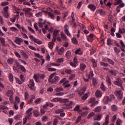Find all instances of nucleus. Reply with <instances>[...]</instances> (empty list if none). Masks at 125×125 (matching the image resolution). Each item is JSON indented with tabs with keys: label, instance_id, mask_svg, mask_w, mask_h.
Segmentation results:
<instances>
[{
	"label": "nucleus",
	"instance_id": "obj_49",
	"mask_svg": "<svg viewBox=\"0 0 125 125\" xmlns=\"http://www.w3.org/2000/svg\"><path fill=\"white\" fill-rule=\"evenodd\" d=\"M21 55H23V56L25 57V58H26V59H27V58H29V56H28V55H27V54H26L25 53V52H24V51H22L21 52Z\"/></svg>",
	"mask_w": 125,
	"mask_h": 125
},
{
	"label": "nucleus",
	"instance_id": "obj_57",
	"mask_svg": "<svg viewBox=\"0 0 125 125\" xmlns=\"http://www.w3.org/2000/svg\"><path fill=\"white\" fill-rule=\"evenodd\" d=\"M88 114V112L87 111H84L82 112L81 114V117H86Z\"/></svg>",
	"mask_w": 125,
	"mask_h": 125
},
{
	"label": "nucleus",
	"instance_id": "obj_6",
	"mask_svg": "<svg viewBox=\"0 0 125 125\" xmlns=\"http://www.w3.org/2000/svg\"><path fill=\"white\" fill-rule=\"evenodd\" d=\"M114 94L117 97L118 100L123 99V92L122 90H117L114 92Z\"/></svg>",
	"mask_w": 125,
	"mask_h": 125
},
{
	"label": "nucleus",
	"instance_id": "obj_13",
	"mask_svg": "<svg viewBox=\"0 0 125 125\" xmlns=\"http://www.w3.org/2000/svg\"><path fill=\"white\" fill-rule=\"evenodd\" d=\"M64 29L65 34H66L67 36H68V37H71V34H70V32H69L68 30L69 26H68V25H65L64 26Z\"/></svg>",
	"mask_w": 125,
	"mask_h": 125
},
{
	"label": "nucleus",
	"instance_id": "obj_46",
	"mask_svg": "<svg viewBox=\"0 0 125 125\" xmlns=\"http://www.w3.org/2000/svg\"><path fill=\"white\" fill-rule=\"evenodd\" d=\"M72 42L74 44H78V42L76 38H73L72 39Z\"/></svg>",
	"mask_w": 125,
	"mask_h": 125
},
{
	"label": "nucleus",
	"instance_id": "obj_27",
	"mask_svg": "<svg viewBox=\"0 0 125 125\" xmlns=\"http://www.w3.org/2000/svg\"><path fill=\"white\" fill-rule=\"evenodd\" d=\"M64 47H62L61 48L59 49V50L58 51V53L59 55H62L64 53Z\"/></svg>",
	"mask_w": 125,
	"mask_h": 125
},
{
	"label": "nucleus",
	"instance_id": "obj_63",
	"mask_svg": "<svg viewBox=\"0 0 125 125\" xmlns=\"http://www.w3.org/2000/svg\"><path fill=\"white\" fill-rule=\"evenodd\" d=\"M65 73L66 74H69V75H70V74H72V70L67 69L65 70Z\"/></svg>",
	"mask_w": 125,
	"mask_h": 125
},
{
	"label": "nucleus",
	"instance_id": "obj_12",
	"mask_svg": "<svg viewBox=\"0 0 125 125\" xmlns=\"http://www.w3.org/2000/svg\"><path fill=\"white\" fill-rule=\"evenodd\" d=\"M103 101L104 104H107L109 102H112V99H110L109 96H106L104 97Z\"/></svg>",
	"mask_w": 125,
	"mask_h": 125
},
{
	"label": "nucleus",
	"instance_id": "obj_8",
	"mask_svg": "<svg viewBox=\"0 0 125 125\" xmlns=\"http://www.w3.org/2000/svg\"><path fill=\"white\" fill-rule=\"evenodd\" d=\"M87 77V78H85ZM85 77H83V80L84 82H89V79H90V77H93V71H90L88 76H87V74L85 75Z\"/></svg>",
	"mask_w": 125,
	"mask_h": 125
},
{
	"label": "nucleus",
	"instance_id": "obj_15",
	"mask_svg": "<svg viewBox=\"0 0 125 125\" xmlns=\"http://www.w3.org/2000/svg\"><path fill=\"white\" fill-rule=\"evenodd\" d=\"M103 115L99 114L97 115L94 116L93 119L94 121H100L102 119Z\"/></svg>",
	"mask_w": 125,
	"mask_h": 125
},
{
	"label": "nucleus",
	"instance_id": "obj_20",
	"mask_svg": "<svg viewBox=\"0 0 125 125\" xmlns=\"http://www.w3.org/2000/svg\"><path fill=\"white\" fill-rule=\"evenodd\" d=\"M59 32H60V31L57 29H55L53 31V37L57 38V37L59 36Z\"/></svg>",
	"mask_w": 125,
	"mask_h": 125
},
{
	"label": "nucleus",
	"instance_id": "obj_2",
	"mask_svg": "<svg viewBox=\"0 0 125 125\" xmlns=\"http://www.w3.org/2000/svg\"><path fill=\"white\" fill-rule=\"evenodd\" d=\"M114 84L115 85H117L118 86H120L121 87V90H124L125 88L123 86V83H124V81L122 80L121 77H118L116 79V81L113 82Z\"/></svg>",
	"mask_w": 125,
	"mask_h": 125
},
{
	"label": "nucleus",
	"instance_id": "obj_30",
	"mask_svg": "<svg viewBox=\"0 0 125 125\" xmlns=\"http://www.w3.org/2000/svg\"><path fill=\"white\" fill-rule=\"evenodd\" d=\"M60 63H56L55 62L50 63V64H48L47 67H50V66H56V67H59Z\"/></svg>",
	"mask_w": 125,
	"mask_h": 125
},
{
	"label": "nucleus",
	"instance_id": "obj_26",
	"mask_svg": "<svg viewBox=\"0 0 125 125\" xmlns=\"http://www.w3.org/2000/svg\"><path fill=\"white\" fill-rule=\"evenodd\" d=\"M7 96L8 97H12L13 96V91L12 90H9L7 92Z\"/></svg>",
	"mask_w": 125,
	"mask_h": 125
},
{
	"label": "nucleus",
	"instance_id": "obj_24",
	"mask_svg": "<svg viewBox=\"0 0 125 125\" xmlns=\"http://www.w3.org/2000/svg\"><path fill=\"white\" fill-rule=\"evenodd\" d=\"M120 45H121V46L122 47L121 48L122 51H123V52H125V43H124V42L122 40H121L120 41Z\"/></svg>",
	"mask_w": 125,
	"mask_h": 125
},
{
	"label": "nucleus",
	"instance_id": "obj_36",
	"mask_svg": "<svg viewBox=\"0 0 125 125\" xmlns=\"http://www.w3.org/2000/svg\"><path fill=\"white\" fill-rule=\"evenodd\" d=\"M75 54H79L80 55H82V54H83V52L81 50V48H79L75 51Z\"/></svg>",
	"mask_w": 125,
	"mask_h": 125
},
{
	"label": "nucleus",
	"instance_id": "obj_54",
	"mask_svg": "<svg viewBox=\"0 0 125 125\" xmlns=\"http://www.w3.org/2000/svg\"><path fill=\"white\" fill-rule=\"evenodd\" d=\"M115 1L116 2L114 3V5H119L120 3H122V2H123L122 0H115Z\"/></svg>",
	"mask_w": 125,
	"mask_h": 125
},
{
	"label": "nucleus",
	"instance_id": "obj_33",
	"mask_svg": "<svg viewBox=\"0 0 125 125\" xmlns=\"http://www.w3.org/2000/svg\"><path fill=\"white\" fill-rule=\"evenodd\" d=\"M94 116H95V113L93 112H92L88 115L87 119L89 120V119H91V118H92V117H94Z\"/></svg>",
	"mask_w": 125,
	"mask_h": 125
},
{
	"label": "nucleus",
	"instance_id": "obj_44",
	"mask_svg": "<svg viewBox=\"0 0 125 125\" xmlns=\"http://www.w3.org/2000/svg\"><path fill=\"white\" fill-rule=\"evenodd\" d=\"M81 121H82V116H79L76 119V124H79V123H80V122H81Z\"/></svg>",
	"mask_w": 125,
	"mask_h": 125
},
{
	"label": "nucleus",
	"instance_id": "obj_61",
	"mask_svg": "<svg viewBox=\"0 0 125 125\" xmlns=\"http://www.w3.org/2000/svg\"><path fill=\"white\" fill-rule=\"evenodd\" d=\"M9 78L10 82H13V75H12V74L9 73Z\"/></svg>",
	"mask_w": 125,
	"mask_h": 125
},
{
	"label": "nucleus",
	"instance_id": "obj_51",
	"mask_svg": "<svg viewBox=\"0 0 125 125\" xmlns=\"http://www.w3.org/2000/svg\"><path fill=\"white\" fill-rule=\"evenodd\" d=\"M107 45H112V39L110 38H108L107 41Z\"/></svg>",
	"mask_w": 125,
	"mask_h": 125
},
{
	"label": "nucleus",
	"instance_id": "obj_34",
	"mask_svg": "<svg viewBox=\"0 0 125 125\" xmlns=\"http://www.w3.org/2000/svg\"><path fill=\"white\" fill-rule=\"evenodd\" d=\"M0 42H1V44L2 46H4L5 45V41L4 40V38L0 37Z\"/></svg>",
	"mask_w": 125,
	"mask_h": 125
},
{
	"label": "nucleus",
	"instance_id": "obj_58",
	"mask_svg": "<svg viewBox=\"0 0 125 125\" xmlns=\"http://www.w3.org/2000/svg\"><path fill=\"white\" fill-rule=\"evenodd\" d=\"M101 89L103 90V91H105L106 90V87L104 85L103 83H102L101 84Z\"/></svg>",
	"mask_w": 125,
	"mask_h": 125
},
{
	"label": "nucleus",
	"instance_id": "obj_52",
	"mask_svg": "<svg viewBox=\"0 0 125 125\" xmlns=\"http://www.w3.org/2000/svg\"><path fill=\"white\" fill-rule=\"evenodd\" d=\"M13 61H14V60L13 58H9L7 60V63L8 64H12Z\"/></svg>",
	"mask_w": 125,
	"mask_h": 125
},
{
	"label": "nucleus",
	"instance_id": "obj_50",
	"mask_svg": "<svg viewBox=\"0 0 125 125\" xmlns=\"http://www.w3.org/2000/svg\"><path fill=\"white\" fill-rule=\"evenodd\" d=\"M76 77V75L75 74H71L69 77V81H73Z\"/></svg>",
	"mask_w": 125,
	"mask_h": 125
},
{
	"label": "nucleus",
	"instance_id": "obj_55",
	"mask_svg": "<svg viewBox=\"0 0 125 125\" xmlns=\"http://www.w3.org/2000/svg\"><path fill=\"white\" fill-rule=\"evenodd\" d=\"M123 123V121L121 120L120 119H118L116 121V125H121Z\"/></svg>",
	"mask_w": 125,
	"mask_h": 125
},
{
	"label": "nucleus",
	"instance_id": "obj_40",
	"mask_svg": "<svg viewBox=\"0 0 125 125\" xmlns=\"http://www.w3.org/2000/svg\"><path fill=\"white\" fill-rule=\"evenodd\" d=\"M107 61L110 64V65H112V66H114L115 65V62L114 61L109 58L107 59Z\"/></svg>",
	"mask_w": 125,
	"mask_h": 125
},
{
	"label": "nucleus",
	"instance_id": "obj_64",
	"mask_svg": "<svg viewBox=\"0 0 125 125\" xmlns=\"http://www.w3.org/2000/svg\"><path fill=\"white\" fill-rule=\"evenodd\" d=\"M58 124V119H54L53 123V125H57Z\"/></svg>",
	"mask_w": 125,
	"mask_h": 125
},
{
	"label": "nucleus",
	"instance_id": "obj_10",
	"mask_svg": "<svg viewBox=\"0 0 125 125\" xmlns=\"http://www.w3.org/2000/svg\"><path fill=\"white\" fill-rule=\"evenodd\" d=\"M15 40L14 41V42L16 43L17 44H18V45H21V43L23 42V40L21 38L19 37H16Z\"/></svg>",
	"mask_w": 125,
	"mask_h": 125
},
{
	"label": "nucleus",
	"instance_id": "obj_29",
	"mask_svg": "<svg viewBox=\"0 0 125 125\" xmlns=\"http://www.w3.org/2000/svg\"><path fill=\"white\" fill-rule=\"evenodd\" d=\"M48 16L50 18V19H52L53 20L55 19V16H54V14L52 12H50V13H48Z\"/></svg>",
	"mask_w": 125,
	"mask_h": 125
},
{
	"label": "nucleus",
	"instance_id": "obj_62",
	"mask_svg": "<svg viewBox=\"0 0 125 125\" xmlns=\"http://www.w3.org/2000/svg\"><path fill=\"white\" fill-rule=\"evenodd\" d=\"M32 111H33V108H30L29 109H28L26 112V115L32 114V112H32Z\"/></svg>",
	"mask_w": 125,
	"mask_h": 125
},
{
	"label": "nucleus",
	"instance_id": "obj_25",
	"mask_svg": "<svg viewBox=\"0 0 125 125\" xmlns=\"http://www.w3.org/2000/svg\"><path fill=\"white\" fill-rule=\"evenodd\" d=\"M92 82L93 85H97V83H98V80L96 78H93L92 79Z\"/></svg>",
	"mask_w": 125,
	"mask_h": 125
},
{
	"label": "nucleus",
	"instance_id": "obj_14",
	"mask_svg": "<svg viewBox=\"0 0 125 125\" xmlns=\"http://www.w3.org/2000/svg\"><path fill=\"white\" fill-rule=\"evenodd\" d=\"M16 65L17 66L18 68H20L22 72H24V73H26V68H25V67L23 65L20 64L19 62H17Z\"/></svg>",
	"mask_w": 125,
	"mask_h": 125
},
{
	"label": "nucleus",
	"instance_id": "obj_5",
	"mask_svg": "<svg viewBox=\"0 0 125 125\" xmlns=\"http://www.w3.org/2000/svg\"><path fill=\"white\" fill-rule=\"evenodd\" d=\"M27 85L31 90H36V87L35 86V82H34V80L31 79Z\"/></svg>",
	"mask_w": 125,
	"mask_h": 125
},
{
	"label": "nucleus",
	"instance_id": "obj_11",
	"mask_svg": "<svg viewBox=\"0 0 125 125\" xmlns=\"http://www.w3.org/2000/svg\"><path fill=\"white\" fill-rule=\"evenodd\" d=\"M104 70H106V71H109V73L111 74L112 76H114L116 77L117 76V70L113 69V70H109L108 68H104Z\"/></svg>",
	"mask_w": 125,
	"mask_h": 125
},
{
	"label": "nucleus",
	"instance_id": "obj_43",
	"mask_svg": "<svg viewBox=\"0 0 125 125\" xmlns=\"http://www.w3.org/2000/svg\"><path fill=\"white\" fill-rule=\"evenodd\" d=\"M33 114H34V116L36 118L40 116V113H39V111H37V110H34L33 111Z\"/></svg>",
	"mask_w": 125,
	"mask_h": 125
},
{
	"label": "nucleus",
	"instance_id": "obj_3",
	"mask_svg": "<svg viewBox=\"0 0 125 125\" xmlns=\"http://www.w3.org/2000/svg\"><path fill=\"white\" fill-rule=\"evenodd\" d=\"M62 102H63V103H65V104L67 106L66 109L68 110L70 109H72L73 107L72 106V105H73V102H70L68 99H64L62 100Z\"/></svg>",
	"mask_w": 125,
	"mask_h": 125
},
{
	"label": "nucleus",
	"instance_id": "obj_42",
	"mask_svg": "<svg viewBox=\"0 0 125 125\" xmlns=\"http://www.w3.org/2000/svg\"><path fill=\"white\" fill-rule=\"evenodd\" d=\"M34 42L37 43V44H42V42L41 41H40L36 38L34 39Z\"/></svg>",
	"mask_w": 125,
	"mask_h": 125
},
{
	"label": "nucleus",
	"instance_id": "obj_60",
	"mask_svg": "<svg viewBox=\"0 0 125 125\" xmlns=\"http://www.w3.org/2000/svg\"><path fill=\"white\" fill-rule=\"evenodd\" d=\"M88 97V96L87 95V94H85L82 97V99L84 101V100H86V99H87Z\"/></svg>",
	"mask_w": 125,
	"mask_h": 125
},
{
	"label": "nucleus",
	"instance_id": "obj_37",
	"mask_svg": "<svg viewBox=\"0 0 125 125\" xmlns=\"http://www.w3.org/2000/svg\"><path fill=\"white\" fill-rule=\"evenodd\" d=\"M111 109L112 111L114 112H117V110H118V108L117 107V106L115 104H113L111 106Z\"/></svg>",
	"mask_w": 125,
	"mask_h": 125
},
{
	"label": "nucleus",
	"instance_id": "obj_18",
	"mask_svg": "<svg viewBox=\"0 0 125 125\" xmlns=\"http://www.w3.org/2000/svg\"><path fill=\"white\" fill-rule=\"evenodd\" d=\"M69 83V81H66L63 83L62 85L64 86L65 88H68V87H70V86H71V84Z\"/></svg>",
	"mask_w": 125,
	"mask_h": 125
},
{
	"label": "nucleus",
	"instance_id": "obj_53",
	"mask_svg": "<svg viewBox=\"0 0 125 125\" xmlns=\"http://www.w3.org/2000/svg\"><path fill=\"white\" fill-rule=\"evenodd\" d=\"M8 4H9V3L8 2H3L0 3V6H6V5H8Z\"/></svg>",
	"mask_w": 125,
	"mask_h": 125
},
{
	"label": "nucleus",
	"instance_id": "obj_35",
	"mask_svg": "<svg viewBox=\"0 0 125 125\" xmlns=\"http://www.w3.org/2000/svg\"><path fill=\"white\" fill-rule=\"evenodd\" d=\"M61 37L62 39V40H64V41H65V40H67V37L63 32H62L61 33Z\"/></svg>",
	"mask_w": 125,
	"mask_h": 125
},
{
	"label": "nucleus",
	"instance_id": "obj_28",
	"mask_svg": "<svg viewBox=\"0 0 125 125\" xmlns=\"http://www.w3.org/2000/svg\"><path fill=\"white\" fill-rule=\"evenodd\" d=\"M65 56L67 59H70L72 57V53L70 51H67L65 54Z\"/></svg>",
	"mask_w": 125,
	"mask_h": 125
},
{
	"label": "nucleus",
	"instance_id": "obj_1",
	"mask_svg": "<svg viewBox=\"0 0 125 125\" xmlns=\"http://www.w3.org/2000/svg\"><path fill=\"white\" fill-rule=\"evenodd\" d=\"M54 75H57V73H56V72H55L50 75V77L48 80V82L49 83H51V84L56 83H58L59 82V80H60V78L58 76H55L53 79V77H54Z\"/></svg>",
	"mask_w": 125,
	"mask_h": 125
},
{
	"label": "nucleus",
	"instance_id": "obj_19",
	"mask_svg": "<svg viewBox=\"0 0 125 125\" xmlns=\"http://www.w3.org/2000/svg\"><path fill=\"white\" fill-rule=\"evenodd\" d=\"M88 8L91 10L92 11H94L96 9V6L93 4H89L88 5Z\"/></svg>",
	"mask_w": 125,
	"mask_h": 125
},
{
	"label": "nucleus",
	"instance_id": "obj_7",
	"mask_svg": "<svg viewBox=\"0 0 125 125\" xmlns=\"http://www.w3.org/2000/svg\"><path fill=\"white\" fill-rule=\"evenodd\" d=\"M8 9H9V7L6 6L3 8V14L6 18H8L9 17V13H8Z\"/></svg>",
	"mask_w": 125,
	"mask_h": 125
},
{
	"label": "nucleus",
	"instance_id": "obj_31",
	"mask_svg": "<svg viewBox=\"0 0 125 125\" xmlns=\"http://www.w3.org/2000/svg\"><path fill=\"white\" fill-rule=\"evenodd\" d=\"M91 62L93 64V67L94 68L97 67V62L96 61H95V60L94 59H92L91 60Z\"/></svg>",
	"mask_w": 125,
	"mask_h": 125
},
{
	"label": "nucleus",
	"instance_id": "obj_47",
	"mask_svg": "<svg viewBox=\"0 0 125 125\" xmlns=\"http://www.w3.org/2000/svg\"><path fill=\"white\" fill-rule=\"evenodd\" d=\"M114 50L115 51V52L116 53V54H119L121 51V50H120L119 48H117L116 47H114Z\"/></svg>",
	"mask_w": 125,
	"mask_h": 125
},
{
	"label": "nucleus",
	"instance_id": "obj_48",
	"mask_svg": "<svg viewBox=\"0 0 125 125\" xmlns=\"http://www.w3.org/2000/svg\"><path fill=\"white\" fill-rule=\"evenodd\" d=\"M56 92H60V91H63V88L62 87H57L55 89Z\"/></svg>",
	"mask_w": 125,
	"mask_h": 125
},
{
	"label": "nucleus",
	"instance_id": "obj_41",
	"mask_svg": "<svg viewBox=\"0 0 125 125\" xmlns=\"http://www.w3.org/2000/svg\"><path fill=\"white\" fill-rule=\"evenodd\" d=\"M100 64L101 66H102L103 67H108V66H109V64H108V63L102 62H100Z\"/></svg>",
	"mask_w": 125,
	"mask_h": 125
},
{
	"label": "nucleus",
	"instance_id": "obj_22",
	"mask_svg": "<svg viewBox=\"0 0 125 125\" xmlns=\"http://www.w3.org/2000/svg\"><path fill=\"white\" fill-rule=\"evenodd\" d=\"M106 82L109 86H111V85H112V81H111V78H110V77L107 76L106 78Z\"/></svg>",
	"mask_w": 125,
	"mask_h": 125
},
{
	"label": "nucleus",
	"instance_id": "obj_17",
	"mask_svg": "<svg viewBox=\"0 0 125 125\" xmlns=\"http://www.w3.org/2000/svg\"><path fill=\"white\" fill-rule=\"evenodd\" d=\"M110 120V116L107 115L105 118V122L103 123V125H108L109 121Z\"/></svg>",
	"mask_w": 125,
	"mask_h": 125
},
{
	"label": "nucleus",
	"instance_id": "obj_45",
	"mask_svg": "<svg viewBox=\"0 0 125 125\" xmlns=\"http://www.w3.org/2000/svg\"><path fill=\"white\" fill-rule=\"evenodd\" d=\"M39 28H42L43 25L45 24V21H44L43 22H38Z\"/></svg>",
	"mask_w": 125,
	"mask_h": 125
},
{
	"label": "nucleus",
	"instance_id": "obj_59",
	"mask_svg": "<svg viewBox=\"0 0 125 125\" xmlns=\"http://www.w3.org/2000/svg\"><path fill=\"white\" fill-rule=\"evenodd\" d=\"M62 112H64V110L63 109H57L55 113V114H60V113H62Z\"/></svg>",
	"mask_w": 125,
	"mask_h": 125
},
{
	"label": "nucleus",
	"instance_id": "obj_56",
	"mask_svg": "<svg viewBox=\"0 0 125 125\" xmlns=\"http://www.w3.org/2000/svg\"><path fill=\"white\" fill-rule=\"evenodd\" d=\"M98 12L99 13H100V14H101V15H105V12L104 11V10H102V9H99L98 10Z\"/></svg>",
	"mask_w": 125,
	"mask_h": 125
},
{
	"label": "nucleus",
	"instance_id": "obj_32",
	"mask_svg": "<svg viewBox=\"0 0 125 125\" xmlns=\"http://www.w3.org/2000/svg\"><path fill=\"white\" fill-rule=\"evenodd\" d=\"M102 109V107H101V106H97L95 108L94 111V112L98 113L99 112H101Z\"/></svg>",
	"mask_w": 125,
	"mask_h": 125
},
{
	"label": "nucleus",
	"instance_id": "obj_21",
	"mask_svg": "<svg viewBox=\"0 0 125 125\" xmlns=\"http://www.w3.org/2000/svg\"><path fill=\"white\" fill-rule=\"evenodd\" d=\"M39 78H40V74L39 73L35 74L33 76V79L36 83H39Z\"/></svg>",
	"mask_w": 125,
	"mask_h": 125
},
{
	"label": "nucleus",
	"instance_id": "obj_4",
	"mask_svg": "<svg viewBox=\"0 0 125 125\" xmlns=\"http://www.w3.org/2000/svg\"><path fill=\"white\" fill-rule=\"evenodd\" d=\"M23 11L25 12L24 14L26 17H33V13H32V9L31 8H25L23 9Z\"/></svg>",
	"mask_w": 125,
	"mask_h": 125
},
{
	"label": "nucleus",
	"instance_id": "obj_39",
	"mask_svg": "<svg viewBox=\"0 0 125 125\" xmlns=\"http://www.w3.org/2000/svg\"><path fill=\"white\" fill-rule=\"evenodd\" d=\"M118 32L120 34H125V28H119Z\"/></svg>",
	"mask_w": 125,
	"mask_h": 125
},
{
	"label": "nucleus",
	"instance_id": "obj_9",
	"mask_svg": "<svg viewBox=\"0 0 125 125\" xmlns=\"http://www.w3.org/2000/svg\"><path fill=\"white\" fill-rule=\"evenodd\" d=\"M96 99L95 98H91L89 99L88 102V104H91L90 105L91 107H94V106H95V101Z\"/></svg>",
	"mask_w": 125,
	"mask_h": 125
},
{
	"label": "nucleus",
	"instance_id": "obj_38",
	"mask_svg": "<svg viewBox=\"0 0 125 125\" xmlns=\"http://www.w3.org/2000/svg\"><path fill=\"white\" fill-rule=\"evenodd\" d=\"M85 90H86V89H85V88L82 89L79 91V94H80V95H82L83 94V93H84V92H85Z\"/></svg>",
	"mask_w": 125,
	"mask_h": 125
},
{
	"label": "nucleus",
	"instance_id": "obj_16",
	"mask_svg": "<svg viewBox=\"0 0 125 125\" xmlns=\"http://www.w3.org/2000/svg\"><path fill=\"white\" fill-rule=\"evenodd\" d=\"M95 96L97 98H100L102 96V92L99 90H97L95 92Z\"/></svg>",
	"mask_w": 125,
	"mask_h": 125
},
{
	"label": "nucleus",
	"instance_id": "obj_23",
	"mask_svg": "<svg viewBox=\"0 0 125 125\" xmlns=\"http://www.w3.org/2000/svg\"><path fill=\"white\" fill-rule=\"evenodd\" d=\"M85 68H86V65H85V64L83 63L80 64V69L81 71H84V70L85 69Z\"/></svg>",
	"mask_w": 125,
	"mask_h": 125
}]
</instances>
